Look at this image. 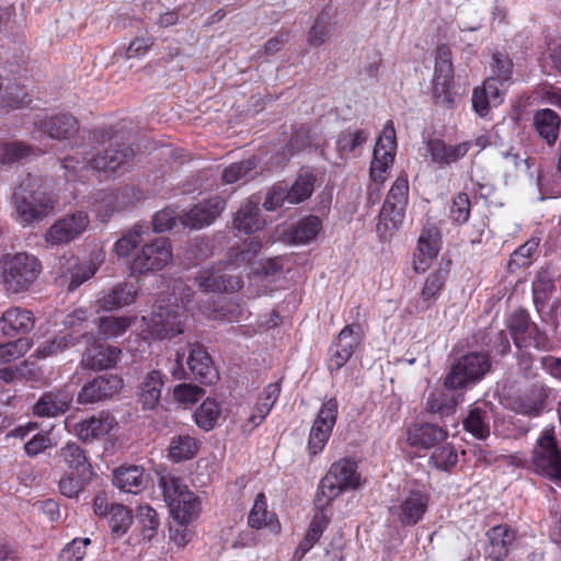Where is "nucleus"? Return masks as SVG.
I'll use <instances>...</instances> for the list:
<instances>
[{
    "mask_svg": "<svg viewBox=\"0 0 561 561\" xmlns=\"http://www.w3.org/2000/svg\"><path fill=\"white\" fill-rule=\"evenodd\" d=\"M12 203L16 221L27 226L47 217L56 201L34 178L28 176L14 191Z\"/></svg>",
    "mask_w": 561,
    "mask_h": 561,
    "instance_id": "f257e3e1",
    "label": "nucleus"
},
{
    "mask_svg": "<svg viewBox=\"0 0 561 561\" xmlns=\"http://www.w3.org/2000/svg\"><path fill=\"white\" fill-rule=\"evenodd\" d=\"M41 272L39 260L26 252L4 254L0 259L1 284L9 294H21L28 290Z\"/></svg>",
    "mask_w": 561,
    "mask_h": 561,
    "instance_id": "f03ea898",
    "label": "nucleus"
},
{
    "mask_svg": "<svg viewBox=\"0 0 561 561\" xmlns=\"http://www.w3.org/2000/svg\"><path fill=\"white\" fill-rule=\"evenodd\" d=\"M360 485V474L355 461L343 458L331 465L322 478L316 495V506L325 507L342 492L355 490Z\"/></svg>",
    "mask_w": 561,
    "mask_h": 561,
    "instance_id": "7ed1b4c3",
    "label": "nucleus"
},
{
    "mask_svg": "<svg viewBox=\"0 0 561 561\" xmlns=\"http://www.w3.org/2000/svg\"><path fill=\"white\" fill-rule=\"evenodd\" d=\"M159 485L171 516L178 524H190L197 518L201 501L180 478L163 476Z\"/></svg>",
    "mask_w": 561,
    "mask_h": 561,
    "instance_id": "20e7f679",
    "label": "nucleus"
},
{
    "mask_svg": "<svg viewBox=\"0 0 561 561\" xmlns=\"http://www.w3.org/2000/svg\"><path fill=\"white\" fill-rule=\"evenodd\" d=\"M490 367L491 363L486 354L479 352L466 354L451 367L445 379V387L449 389L465 388L482 379Z\"/></svg>",
    "mask_w": 561,
    "mask_h": 561,
    "instance_id": "39448f33",
    "label": "nucleus"
},
{
    "mask_svg": "<svg viewBox=\"0 0 561 561\" xmlns=\"http://www.w3.org/2000/svg\"><path fill=\"white\" fill-rule=\"evenodd\" d=\"M171 261V243L160 237L141 247L130 263V271L135 275H145L163 270Z\"/></svg>",
    "mask_w": 561,
    "mask_h": 561,
    "instance_id": "423d86ee",
    "label": "nucleus"
},
{
    "mask_svg": "<svg viewBox=\"0 0 561 561\" xmlns=\"http://www.w3.org/2000/svg\"><path fill=\"white\" fill-rule=\"evenodd\" d=\"M397 151V137L393 123L387 122L379 135L370 163L369 175L374 183L382 184L391 169Z\"/></svg>",
    "mask_w": 561,
    "mask_h": 561,
    "instance_id": "0eeeda50",
    "label": "nucleus"
},
{
    "mask_svg": "<svg viewBox=\"0 0 561 561\" xmlns=\"http://www.w3.org/2000/svg\"><path fill=\"white\" fill-rule=\"evenodd\" d=\"M531 463L536 473L557 484L561 483V451L557 447L556 439L549 433H545L538 438L533 450Z\"/></svg>",
    "mask_w": 561,
    "mask_h": 561,
    "instance_id": "6e6552de",
    "label": "nucleus"
},
{
    "mask_svg": "<svg viewBox=\"0 0 561 561\" xmlns=\"http://www.w3.org/2000/svg\"><path fill=\"white\" fill-rule=\"evenodd\" d=\"M409 182L407 175H400L393 182L380 211L378 229H397L404 218L408 205Z\"/></svg>",
    "mask_w": 561,
    "mask_h": 561,
    "instance_id": "1a4fd4ad",
    "label": "nucleus"
},
{
    "mask_svg": "<svg viewBox=\"0 0 561 561\" xmlns=\"http://www.w3.org/2000/svg\"><path fill=\"white\" fill-rule=\"evenodd\" d=\"M90 225L89 215L77 210L56 220L45 232L44 240L49 245L67 244L83 234Z\"/></svg>",
    "mask_w": 561,
    "mask_h": 561,
    "instance_id": "9d476101",
    "label": "nucleus"
},
{
    "mask_svg": "<svg viewBox=\"0 0 561 561\" xmlns=\"http://www.w3.org/2000/svg\"><path fill=\"white\" fill-rule=\"evenodd\" d=\"M337 400L330 398L323 402L310 431L308 449L314 456L321 453L331 436L337 417Z\"/></svg>",
    "mask_w": 561,
    "mask_h": 561,
    "instance_id": "9b49d317",
    "label": "nucleus"
},
{
    "mask_svg": "<svg viewBox=\"0 0 561 561\" xmlns=\"http://www.w3.org/2000/svg\"><path fill=\"white\" fill-rule=\"evenodd\" d=\"M123 380L116 375H103L87 382L78 393L80 404L95 403L117 394Z\"/></svg>",
    "mask_w": 561,
    "mask_h": 561,
    "instance_id": "f8f14e48",
    "label": "nucleus"
},
{
    "mask_svg": "<svg viewBox=\"0 0 561 561\" xmlns=\"http://www.w3.org/2000/svg\"><path fill=\"white\" fill-rule=\"evenodd\" d=\"M226 202L219 196L203 201L180 217L182 225L201 229L210 225L225 209Z\"/></svg>",
    "mask_w": 561,
    "mask_h": 561,
    "instance_id": "ddd939ff",
    "label": "nucleus"
},
{
    "mask_svg": "<svg viewBox=\"0 0 561 561\" xmlns=\"http://www.w3.org/2000/svg\"><path fill=\"white\" fill-rule=\"evenodd\" d=\"M430 496L427 493L415 490L400 502L399 505L391 507V513L402 525L412 526L419 523L428 506Z\"/></svg>",
    "mask_w": 561,
    "mask_h": 561,
    "instance_id": "4468645a",
    "label": "nucleus"
},
{
    "mask_svg": "<svg viewBox=\"0 0 561 561\" xmlns=\"http://www.w3.org/2000/svg\"><path fill=\"white\" fill-rule=\"evenodd\" d=\"M362 339L359 324L346 325L337 335L336 341L330 348V359L336 369L345 365L352 357L354 350Z\"/></svg>",
    "mask_w": 561,
    "mask_h": 561,
    "instance_id": "2eb2a0df",
    "label": "nucleus"
},
{
    "mask_svg": "<svg viewBox=\"0 0 561 561\" xmlns=\"http://www.w3.org/2000/svg\"><path fill=\"white\" fill-rule=\"evenodd\" d=\"M186 319L184 306H160L153 323L161 337L172 339L183 332Z\"/></svg>",
    "mask_w": 561,
    "mask_h": 561,
    "instance_id": "dca6fc26",
    "label": "nucleus"
},
{
    "mask_svg": "<svg viewBox=\"0 0 561 561\" xmlns=\"http://www.w3.org/2000/svg\"><path fill=\"white\" fill-rule=\"evenodd\" d=\"M39 131L56 140H66L79 133V122L70 114L45 116L35 123Z\"/></svg>",
    "mask_w": 561,
    "mask_h": 561,
    "instance_id": "f3484780",
    "label": "nucleus"
},
{
    "mask_svg": "<svg viewBox=\"0 0 561 561\" xmlns=\"http://www.w3.org/2000/svg\"><path fill=\"white\" fill-rule=\"evenodd\" d=\"M35 324V318L32 311L11 307L0 317V336L13 337L18 334L28 333Z\"/></svg>",
    "mask_w": 561,
    "mask_h": 561,
    "instance_id": "a211bd4d",
    "label": "nucleus"
},
{
    "mask_svg": "<svg viewBox=\"0 0 561 561\" xmlns=\"http://www.w3.org/2000/svg\"><path fill=\"white\" fill-rule=\"evenodd\" d=\"M447 436L446 430L431 423H414L407 430V443L420 449H430L443 443Z\"/></svg>",
    "mask_w": 561,
    "mask_h": 561,
    "instance_id": "6ab92c4d",
    "label": "nucleus"
},
{
    "mask_svg": "<svg viewBox=\"0 0 561 561\" xmlns=\"http://www.w3.org/2000/svg\"><path fill=\"white\" fill-rule=\"evenodd\" d=\"M186 364L201 383L210 385L217 379V371L206 350L198 344L187 345Z\"/></svg>",
    "mask_w": 561,
    "mask_h": 561,
    "instance_id": "aec40b11",
    "label": "nucleus"
},
{
    "mask_svg": "<svg viewBox=\"0 0 561 561\" xmlns=\"http://www.w3.org/2000/svg\"><path fill=\"white\" fill-rule=\"evenodd\" d=\"M116 422L107 413L100 412L85 420L78 422L73 427V433L82 442H93L107 435L115 426Z\"/></svg>",
    "mask_w": 561,
    "mask_h": 561,
    "instance_id": "412c9836",
    "label": "nucleus"
},
{
    "mask_svg": "<svg viewBox=\"0 0 561 561\" xmlns=\"http://www.w3.org/2000/svg\"><path fill=\"white\" fill-rule=\"evenodd\" d=\"M486 556L493 561H502L508 556L510 548L515 541L516 534L507 525H497L486 533Z\"/></svg>",
    "mask_w": 561,
    "mask_h": 561,
    "instance_id": "4be33fe9",
    "label": "nucleus"
},
{
    "mask_svg": "<svg viewBox=\"0 0 561 561\" xmlns=\"http://www.w3.org/2000/svg\"><path fill=\"white\" fill-rule=\"evenodd\" d=\"M121 353L115 346L94 344L85 350L80 365L92 370L108 369L117 363Z\"/></svg>",
    "mask_w": 561,
    "mask_h": 561,
    "instance_id": "5701e85b",
    "label": "nucleus"
},
{
    "mask_svg": "<svg viewBox=\"0 0 561 561\" xmlns=\"http://www.w3.org/2000/svg\"><path fill=\"white\" fill-rule=\"evenodd\" d=\"M71 401L72 396L65 390L46 392L35 403L33 411L41 417H55L65 413Z\"/></svg>",
    "mask_w": 561,
    "mask_h": 561,
    "instance_id": "b1692460",
    "label": "nucleus"
},
{
    "mask_svg": "<svg viewBox=\"0 0 561 561\" xmlns=\"http://www.w3.org/2000/svg\"><path fill=\"white\" fill-rule=\"evenodd\" d=\"M279 393L280 386L278 382H273L265 387L247 423L243 425L244 431L251 432L263 422L277 401Z\"/></svg>",
    "mask_w": 561,
    "mask_h": 561,
    "instance_id": "393cba45",
    "label": "nucleus"
},
{
    "mask_svg": "<svg viewBox=\"0 0 561 561\" xmlns=\"http://www.w3.org/2000/svg\"><path fill=\"white\" fill-rule=\"evenodd\" d=\"M233 228L239 232L251 234L265 226L261 218L260 208L256 202L247 199L237 210L233 218Z\"/></svg>",
    "mask_w": 561,
    "mask_h": 561,
    "instance_id": "a878e982",
    "label": "nucleus"
},
{
    "mask_svg": "<svg viewBox=\"0 0 561 561\" xmlns=\"http://www.w3.org/2000/svg\"><path fill=\"white\" fill-rule=\"evenodd\" d=\"M145 469L140 466H121L114 471L113 483L119 490L137 494L146 485Z\"/></svg>",
    "mask_w": 561,
    "mask_h": 561,
    "instance_id": "bb28decb",
    "label": "nucleus"
},
{
    "mask_svg": "<svg viewBox=\"0 0 561 561\" xmlns=\"http://www.w3.org/2000/svg\"><path fill=\"white\" fill-rule=\"evenodd\" d=\"M133 156L134 151L128 146H111L91 159V167L95 170L114 171L125 164Z\"/></svg>",
    "mask_w": 561,
    "mask_h": 561,
    "instance_id": "cd10ccee",
    "label": "nucleus"
},
{
    "mask_svg": "<svg viewBox=\"0 0 561 561\" xmlns=\"http://www.w3.org/2000/svg\"><path fill=\"white\" fill-rule=\"evenodd\" d=\"M438 232L435 228L423 229L417 243V257L414 261V270L419 273H424L430 262L438 253Z\"/></svg>",
    "mask_w": 561,
    "mask_h": 561,
    "instance_id": "c85d7f7f",
    "label": "nucleus"
},
{
    "mask_svg": "<svg viewBox=\"0 0 561 561\" xmlns=\"http://www.w3.org/2000/svg\"><path fill=\"white\" fill-rule=\"evenodd\" d=\"M61 260L66 261V270L62 275L69 279L68 289L75 290L82 283L90 279L96 272L98 267L92 262H80L76 256H62Z\"/></svg>",
    "mask_w": 561,
    "mask_h": 561,
    "instance_id": "c756f323",
    "label": "nucleus"
},
{
    "mask_svg": "<svg viewBox=\"0 0 561 561\" xmlns=\"http://www.w3.org/2000/svg\"><path fill=\"white\" fill-rule=\"evenodd\" d=\"M470 147L471 144L469 141L451 146L436 139L428 142V152L434 162L449 164L465 157Z\"/></svg>",
    "mask_w": 561,
    "mask_h": 561,
    "instance_id": "7c9ffc66",
    "label": "nucleus"
},
{
    "mask_svg": "<svg viewBox=\"0 0 561 561\" xmlns=\"http://www.w3.org/2000/svg\"><path fill=\"white\" fill-rule=\"evenodd\" d=\"M137 297V289L126 283L117 284L108 293L104 294L100 300V307L104 310L123 308L133 304Z\"/></svg>",
    "mask_w": 561,
    "mask_h": 561,
    "instance_id": "2f4dec72",
    "label": "nucleus"
},
{
    "mask_svg": "<svg viewBox=\"0 0 561 561\" xmlns=\"http://www.w3.org/2000/svg\"><path fill=\"white\" fill-rule=\"evenodd\" d=\"M561 119L559 115L550 110L542 108L534 115V126L541 138L548 145H553L558 138Z\"/></svg>",
    "mask_w": 561,
    "mask_h": 561,
    "instance_id": "473e14b6",
    "label": "nucleus"
},
{
    "mask_svg": "<svg viewBox=\"0 0 561 561\" xmlns=\"http://www.w3.org/2000/svg\"><path fill=\"white\" fill-rule=\"evenodd\" d=\"M163 380L160 371H149L139 386V400L145 409H154L161 398Z\"/></svg>",
    "mask_w": 561,
    "mask_h": 561,
    "instance_id": "72a5a7b5",
    "label": "nucleus"
},
{
    "mask_svg": "<svg viewBox=\"0 0 561 561\" xmlns=\"http://www.w3.org/2000/svg\"><path fill=\"white\" fill-rule=\"evenodd\" d=\"M534 324L535 323L530 322L528 313L524 310H518L512 314L508 327L514 343L518 348H528L529 345H538L541 343L540 337L533 340V342L525 339V334Z\"/></svg>",
    "mask_w": 561,
    "mask_h": 561,
    "instance_id": "f704fd0d",
    "label": "nucleus"
},
{
    "mask_svg": "<svg viewBox=\"0 0 561 561\" xmlns=\"http://www.w3.org/2000/svg\"><path fill=\"white\" fill-rule=\"evenodd\" d=\"M322 229L321 219L310 215L298 221L289 237L294 244H306L313 241Z\"/></svg>",
    "mask_w": 561,
    "mask_h": 561,
    "instance_id": "c9c22d12",
    "label": "nucleus"
},
{
    "mask_svg": "<svg viewBox=\"0 0 561 561\" xmlns=\"http://www.w3.org/2000/svg\"><path fill=\"white\" fill-rule=\"evenodd\" d=\"M463 427L467 432L479 439L490 435V416L486 410L473 408L463 420Z\"/></svg>",
    "mask_w": 561,
    "mask_h": 561,
    "instance_id": "e433bc0d",
    "label": "nucleus"
},
{
    "mask_svg": "<svg viewBox=\"0 0 561 561\" xmlns=\"http://www.w3.org/2000/svg\"><path fill=\"white\" fill-rule=\"evenodd\" d=\"M136 321V317L105 316L99 320L100 333L106 339H116L123 335Z\"/></svg>",
    "mask_w": 561,
    "mask_h": 561,
    "instance_id": "4c0bfd02",
    "label": "nucleus"
},
{
    "mask_svg": "<svg viewBox=\"0 0 561 561\" xmlns=\"http://www.w3.org/2000/svg\"><path fill=\"white\" fill-rule=\"evenodd\" d=\"M60 456L67 466L79 474L91 473V465L88 462L84 450L76 443H68L60 450Z\"/></svg>",
    "mask_w": 561,
    "mask_h": 561,
    "instance_id": "58836bf2",
    "label": "nucleus"
},
{
    "mask_svg": "<svg viewBox=\"0 0 561 561\" xmlns=\"http://www.w3.org/2000/svg\"><path fill=\"white\" fill-rule=\"evenodd\" d=\"M275 519V514L267 511L266 497L259 493L248 516V524L253 529H262L270 526Z\"/></svg>",
    "mask_w": 561,
    "mask_h": 561,
    "instance_id": "ea45409f",
    "label": "nucleus"
},
{
    "mask_svg": "<svg viewBox=\"0 0 561 561\" xmlns=\"http://www.w3.org/2000/svg\"><path fill=\"white\" fill-rule=\"evenodd\" d=\"M198 449L195 438L188 435H179L174 437L169 446V455L175 462L193 458Z\"/></svg>",
    "mask_w": 561,
    "mask_h": 561,
    "instance_id": "a19ab883",
    "label": "nucleus"
},
{
    "mask_svg": "<svg viewBox=\"0 0 561 561\" xmlns=\"http://www.w3.org/2000/svg\"><path fill=\"white\" fill-rule=\"evenodd\" d=\"M145 230L137 224L126 231L115 243L114 252L119 257L128 256L142 241Z\"/></svg>",
    "mask_w": 561,
    "mask_h": 561,
    "instance_id": "79ce46f5",
    "label": "nucleus"
},
{
    "mask_svg": "<svg viewBox=\"0 0 561 561\" xmlns=\"http://www.w3.org/2000/svg\"><path fill=\"white\" fill-rule=\"evenodd\" d=\"M314 178L312 174H300L287 192V204L296 205L309 198L313 192Z\"/></svg>",
    "mask_w": 561,
    "mask_h": 561,
    "instance_id": "37998d69",
    "label": "nucleus"
},
{
    "mask_svg": "<svg viewBox=\"0 0 561 561\" xmlns=\"http://www.w3.org/2000/svg\"><path fill=\"white\" fill-rule=\"evenodd\" d=\"M34 148L20 141L0 145V162L4 164L14 163L34 156Z\"/></svg>",
    "mask_w": 561,
    "mask_h": 561,
    "instance_id": "c03bdc74",
    "label": "nucleus"
},
{
    "mask_svg": "<svg viewBox=\"0 0 561 561\" xmlns=\"http://www.w3.org/2000/svg\"><path fill=\"white\" fill-rule=\"evenodd\" d=\"M219 415V404L211 399H206L194 413L196 424L205 431L215 426Z\"/></svg>",
    "mask_w": 561,
    "mask_h": 561,
    "instance_id": "a18cd8bd",
    "label": "nucleus"
},
{
    "mask_svg": "<svg viewBox=\"0 0 561 561\" xmlns=\"http://www.w3.org/2000/svg\"><path fill=\"white\" fill-rule=\"evenodd\" d=\"M368 134L364 130H344L336 140V149L341 156L348 154L366 142Z\"/></svg>",
    "mask_w": 561,
    "mask_h": 561,
    "instance_id": "49530a36",
    "label": "nucleus"
},
{
    "mask_svg": "<svg viewBox=\"0 0 561 561\" xmlns=\"http://www.w3.org/2000/svg\"><path fill=\"white\" fill-rule=\"evenodd\" d=\"M112 531L116 535L125 534L133 523V516L124 505L117 504L110 511L106 517Z\"/></svg>",
    "mask_w": 561,
    "mask_h": 561,
    "instance_id": "de8ad7c7",
    "label": "nucleus"
},
{
    "mask_svg": "<svg viewBox=\"0 0 561 561\" xmlns=\"http://www.w3.org/2000/svg\"><path fill=\"white\" fill-rule=\"evenodd\" d=\"M255 167L256 161L253 158L232 163L222 171V181L226 184H233L239 180L245 179Z\"/></svg>",
    "mask_w": 561,
    "mask_h": 561,
    "instance_id": "09e8293b",
    "label": "nucleus"
},
{
    "mask_svg": "<svg viewBox=\"0 0 561 561\" xmlns=\"http://www.w3.org/2000/svg\"><path fill=\"white\" fill-rule=\"evenodd\" d=\"M554 288L552 274L547 270L537 273L533 283V294L536 305L545 302Z\"/></svg>",
    "mask_w": 561,
    "mask_h": 561,
    "instance_id": "8fccbe9b",
    "label": "nucleus"
},
{
    "mask_svg": "<svg viewBox=\"0 0 561 561\" xmlns=\"http://www.w3.org/2000/svg\"><path fill=\"white\" fill-rule=\"evenodd\" d=\"M457 461V451L450 444L437 447L430 457V462L439 470H449Z\"/></svg>",
    "mask_w": 561,
    "mask_h": 561,
    "instance_id": "3c124183",
    "label": "nucleus"
},
{
    "mask_svg": "<svg viewBox=\"0 0 561 561\" xmlns=\"http://www.w3.org/2000/svg\"><path fill=\"white\" fill-rule=\"evenodd\" d=\"M137 518L141 525L142 537L150 540L154 536L156 529L159 527L157 512L148 505H140L137 511Z\"/></svg>",
    "mask_w": 561,
    "mask_h": 561,
    "instance_id": "603ef678",
    "label": "nucleus"
},
{
    "mask_svg": "<svg viewBox=\"0 0 561 561\" xmlns=\"http://www.w3.org/2000/svg\"><path fill=\"white\" fill-rule=\"evenodd\" d=\"M513 410L519 414L527 416H537L543 410V399L541 396L530 397H519L513 402Z\"/></svg>",
    "mask_w": 561,
    "mask_h": 561,
    "instance_id": "864d4df0",
    "label": "nucleus"
},
{
    "mask_svg": "<svg viewBox=\"0 0 561 561\" xmlns=\"http://www.w3.org/2000/svg\"><path fill=\"white\" fill-rule=\"evenodd\" d=\"M28 347V342L24 339L0 343V364H8L22 357Z\"/></svg>",
    "mask_w": 561,
    "mask_h": 561,
    "instance_id": "5fc2aeb1",
    "label": "nucleus"
},
{
    "mask_svg": "<svg viewBox=\"0 0 561 561\" xmlns=\"http://www.w3.org/2000/svg\"><path fill=\"white\" fill-rule=\"evenodd\" d=\"M262 243L256 239L244 241L241 248L231 255L232 264L241 266L251 263L252 259L260 252Z\"/></svg>",
    "mask_w": 561,
    "mask_h": 561,
    "instance_id": "6e6d98bb",
    "label": "nucleus"
},
{
    "mask_svg": "<svg viewBox=\"0 0 561 561\" xmlns=\"http://www.w3.org/2000/svg\"><path fill=\"white\" fill-rule=\"evenodd\" d=\"M459 400L456 398L446 399L442 393H431L426 402V409L433 413L448 415L454 412Z\"/></svg>",
    "mask_w": 561,
    "mask_h": 561,
    "instance_id": "4d7b16f0",
    "label": "nucleus"
},
{
    "mask_svg": "<svg viewBox=\"0 0 561 561\" xmlns=\"http://www.w3.org/2000/svg\"><path fill=\"white\" fill-rule=\"evenodd\" d=\"M222 274L219 271L213 268L203 270L196 276V284L203 291H221Z\"/></svg>",
    "mask_w": 561,
    "mask_h": 561,
    "instance_id": "13d9d810",
    "label": "nucleus"
},
{
    "mask_svg": "<svg viewBox=\"0 0 561 561\" xmlns=\"http://www.w3.org/2000/svg\"><path fill=\"white\" fill-rule=\"evenodd\" d=\"M453 82V78H444L434 75L433 79V96L436 103H440L445 106H450L454 102L453 95L450 93V85Z\"/></svg>",
    "mask_w": 561,
    "mask_h": 561,
    "instance_id": "bf43d9fd",
    "label": "nucleus"
},
{
    "mask_svg": "<svg viewBox=\"0 0 561 561\" xmlns=\"http://www.w3.org/2000/svg\"><path fill=\"white\" fill-rule=\"evenodd\" d=\"M89 538H76L68 543L59 554V561H81L85 556Z\"/></svg>",
    "mask_w": 561,
    "mask_h": 561,
    "instance_id": "052dcab7",
    "label": "nucleus"
},
{
    "mask_svg": "<svg viewBox=\"0 0 561 561\" xmlns=\"http://www.w3.org/2000/svg\"><path fill=\"white\" fill-rule=\"evenodd\" d=\"M446 275L443 271H437L427 276L421 296L423 300L428 301L436 298L445 284Z\"/></svg>",
    "mask_w": 561,
    "mask_h": 561,
    "instance_id": "680f3d73",
    "label": "nucleus"
},
{
    "mask_svg": "<svg viewBox=\"0 0 561 561\" xmlns=\"http://www.w3.org/2000/svg\"><path fill=\"white\" fill-rule=\"evenodd\" d=\"M470 216V202L465 193H459L453 199L450 217L458 224H465Z\"/></svg>",
    "mask_w": 561,
    "mask_h": 561,
    "instance_id": "e2e57ef3",
    "label": "nucleus"
},
{
    "mask_svg": "<svg viewBox=\"0 0 561 561\" xmlns=\"http://www.w3.org/2000/svg\"><path fill=\"white\" fill-rule=\"evenodd\" d=\"M436 62L434 75L453 78L451 53L448 47L440 46L436 50Z\"/></svg>",
    "mask_w": 561,
    "mask_h": 561,
    "instance_id": "0e129e2a",
    "label": "nucleus"
},
{
    "mask_svg": "<svg viewBox=\"0 0 561 561\" xmlns=\"http://www.w3.org/2000/svg\"><path fill=\"white\" fill-rule=\"evenodd\" d=\"M51 447V439L46 433L34 434L25 444L24 451L28 457H35Z\"/></svg>",
    "mask_w": 561,
    "mask_h": 561,
    "instance_id": "69168bd1",
    "label": "nucleus"
},
{
    "mask_svg": "<svg viewBox=\"0 0 561 561\" xmlns=\"http://www.w3.org/2000/svg\"><path fill=\"white\" fill-rule=\"evenodd\" d=\"M204 390L197 386L182 383L174 388V398L181 403H195L204 396Z\"/></svg>",
    "mask_w": 561,
    "mask_h": 561,
    "instance_id": "338daca9",
    "label": "nucleus"
},
{
    "mask_svg": "<svg viewBox=\"0 0 561 561\" xmlns=\"http://www.w3.org/2000/svg\"><path fill=\"white\" fill-rule=\"evenodd\" d=\"M539 241L536 239H530L520 245L517 250L512 254L510 265H515L517 267L528 265V260L533 255V253L537 250Z\"/></svg>",
    "mask_w": 561,
    "mask_h": 561,
    "instance_id": "774afa93",
    "label": "nucleus"
}]
</instances>
